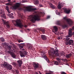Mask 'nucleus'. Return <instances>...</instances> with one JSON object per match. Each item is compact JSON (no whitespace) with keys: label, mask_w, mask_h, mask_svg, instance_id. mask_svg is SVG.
<instances>
[{"label":"nucleus","mask_w":74,"mask_h":74,"mask_svg":"<svg viewBox=\"0 0 74 74\" xmlns=\"http://www.w3.org/2000/svg\"><path fill=\"white\" fill-rule=\"evenodd\" d=\"M51 8H52L53 9H55V7L52 4H50Z\"/></svg>","instance_id":"obj_23"},{"label":"nucleus","mask_w":74,"mask_h":74,"mask_svg":"<svg viewBox=\"0 0 74 74\" xmlns=\"http://www.w3.org/2000/svg\"><path fill=\"white\" fill-rule=\"evenodd\" d=\"M49 18H50V16H47V19H49Z\"/></svg>","instance_id":"obj_42"},{"label":"nucleus","mask_w":74,"mask_h":74,"mask_svg":"<svg viewBox=\"0 0 74 74\" xmlns=\"http://www.w3.org/2000/svg\"><path fill=\"white\" fill-rule=\"evenodd\" d=\"M4 44L6 45V48L9 50L8 51L9 53L10 54L11 56L13 58H16V55L13 53L12 50V45H11V44L10 43L7 44L6 42H5Z\"/></svg>","instance_id":"obj_2"},{"label":"nucleus","mask_w":74,"mask_h":74,"mask_svg":"<svg viewBox=\"0 0 74 74\" xmlns=\"http://www.w3.org/2000/svg\"><path fill=\"white\" fill-rule=\"evenodd\" d=\"M58 60H60V59L59 58H58Z\"/></svg>","instance_id":"obj_53"},{"label":"nucleus","mask_w":74,"mask_h":74,"mask_svg":"<svg viewBox=\"0 0 74 74\" xmlns=\"http://www.w3.org/2000/svg\"><path fill=\"white\" fill-rule=\"evenodd\" d=\"M18 42H23V41L22 40H19L18 41Z\"/></svg>","instance_id":"obj_37"},{"label":"nucleus","mask_w":74,"mask_h":74,"mask_svg":"<svg viewBox=\"0 0 74 74\" xmlns=\"http://www.w3.org/2000/svg\"><path fill=\"white\" fill-rule=\"evenodd\" d=\"M0 15L1 16L2 18H3L5 19H6V17H5V14H4V13H3V11H1L0 12Z\"/></svg>","instance_id":"obj_13"},{"label":"nucleus","mask_w":74,"mask_h":74,"mask_svg":"<svg viewBox=\"0 0 74 74\" xmlns=\"http://www.w3.org/2000/svg\"><path fill=\"white\" fill-rule=\"evenodd\" d=\"M61 74H67L66 73H65L64 72H61Z\"/></svg>","instance_id":"obj_41"},{"label":"nucleus","mask_w":74,"mask_h":74,"mask_svg":"<svg viewBox=\"0 0 74 74\" xmlns=\"http://www.w3.org/2000/svg\"><path fill=\"white\" fill-rule=\"evenodd\" d=\"M39 7H43V6L42 4H39Z\"/></svg>","instance_id":"obj_40"},{"label":"nucleus","mask_w":74,"mask_h":74,"mask_svg":"<svg viewBox=\"0 0 74 74\" xmlns=\"http://www.w3.org/2000/svg\"><path fill=\"white\" fill-rule=\"evenodd\" d=\"M66 41L65 42L66 45H71V44L73 43V40H70V38H67L66 39Z\"/></svg>","instance_id":"obj_7"},{"label":"nucleus","mask_w":74,"mask_h":74,"mask_svg":"<svg viewBox=\"0 0 74 74\" xmlns=\"http://www.w3.org/2000/svg\"><path fill=\"white\" fill-rule=\"evenodd\" d=\"M58 38L59 39V40H60V37H58Z\"/></svg>","instance_id":"obj_49"},{"label":"nucleus","mask_w":74,"mask_h":74,"mask_svg":"<svg viewBox=\"0 0 74 74\" xmlns=\"http://www.w3.org/2000/svg\"><path fill=\"white\" fill-rule=\"evenodd\" d=\"M6 9L7 11H8L9 10V8L8 7V6H6Z\"/></svg>","instance_id":"obj_34"},{"label":"nucleus","mask_w":74,"mask_h":74,"mask_svg":"<svg viewBox=\"0 0 74 74\" xmlns=\"http://www.w3.org/2000/svg\"><path fill=\"white\" fill-rule=\"evenodd\" d=\"M70 10H67V9H66L64 11V12H66V14H69L70 12Z\"/></svg>","instance_id":"obj_22"},{"label":"nucleus","mask_w":74,"mask_h":74,"mask_svg":"<svg viewBox=\"0 0 74 74\" xmlns=\"http://www.w3.org/2000/svg\"><path fill=\"white\" fill-rule=\"evenodd\" d=\"M72 31V29H70L69 32H71V31Z\"/></svg>","instance_id":"obj_43"},{"label":"nucleus","mask_w":74,"mask_h":74,"mask_svg":"<svg viewBox=\"0 0 74 74\" xmlns=\"http://www.w3.org/2000/svg\"><path fill=\"white\" fill-rule=\"evenodd\" d=\"M58 27L56 26H54L53 27V29L52 30V32H54V33L56 34V32H58Z\"/></svg>","instance_id":"obj_12"},{"label":"nucleus","mask_w":74,"mask_h":74,"mask_svg":"<svg viewBox=\"0 0 74 74\" xmlns=\"http://www.w3.org/2000/svg\"><path fill=\"white\" fill-rule=\"evenodd\" d=\"M36 10H37V9L36 8H32L29 7H28L26 8L25 11H28L29 12H32Z\"/></svg>","instance_id":"obj_9"},{"label":"nucleus","mask_w":74,"mask_h":74,"mask_svg":"<svg viewBox=\"0 0 74 74\" xmlns=\"http://www.w3.org/2000/svg\"><path fill=\"white\" fill-rule=\"evenodd\" d=\"M13 14L12 13H11V14H8V15L9 17H10V16H11Z\"/></svg>","instance_id":"obj_31"},{"label":"nucleus","mask_w":74,"mask_h":74,"mask_svg":"<svg viewBox=\"0 0 74 74\" xmlns=\"http://www.w3.org/2000/svg\"><path fill=\"white\" fill-rule=\"evenodd\" d=\"M7 5H11V4L9 3H8L6 4Z\"/></svg>","instance_id":"obj_36"},{"label":"nucleus","mask_w":74,"mask_h":74,"mask_svg":"<svg viewBox=\"0 0 74 74\" xmlns=\"http://www.w3.org/2000/svg\"><path fill=\"white\" fill-rule=\"evenodd\" d=\"M64 53H61V55H64Z\"/></svg>","instance_id":"obj_45"},{"label":"nucleus","mask_w":74,"mask_h":74,"mask_svg":"<svg viewBox=\"0 0 74 74\" xmlns=\"http://www.w3.org/2000/svg\"><path fill=\"white\" fill-rule=\"evenodd\" d=\"M12 64L13 65H14V66H16V63L15 62H13Z\"/></svg>","instance_id":"obj_38"},{"label":"nucleus","mask_w":74,"mask_h":74,"mask_svg":"<svg viewBox=\"0 0 74 74\" xmlns=\"http://www.w3.org/2000/svg\"><path fill=\"white\" fill-rule=\"evenodd\" d=\"M46 53L45 52L42 51L41 52V55H42V56L43 58H44L45 59L47 62H49V59H48V58H47V56H45V55H45V54Z\"/></svg>","instance_id":"obj_8"},{"label":"nucleus","mask_w":74,"mask_h":74,"mask_svg":"<svg viewBox=\"0 0 74 74\" xmlns=\"http://www.w3.org/2000/svg\"><path fill=\"white\" fill-rule=\"evenodd\" d=\"M22 13H21V14H20L18 15V16H20V17H21V18H23V15H22Z\"/></svg>","instance_id":"obj_27"},{"label":"nucleus","mask_w":74,"mask_h":74,"mask_svg":"<svg viewBox=\"0 0 74 74\" xmlns=\"http://www.w3.org/2000/svg\"><path fill=\"white\" fill-rule=\"evenodd\" d=\"M58 8L59 10H60V9H61V8H62V7H61V5H60V4L58 5Z\"/></svg>","instance_id":"obj_26"},{"label":"nucleus","mask_w":74,"mask_h":74,"mask_svg":"<svg viewBox=\"0 0 74 74\" xmlns=\"http://www.w3.org/2000/svg\"><path fill=\"white\" fill-rule=\"evenodd\" d=\"M40 31H41L43 33V34H44L45 32V29L42 28H40L39 29Z\"/></svg>","instance_id":"obj_20"},{"label":"nucleus","mask_w":74,"mask_h":74,"mask_svg":"<svg viewBox=\"0 0 74 74\" xmlns=\"http://www.w3.org/2000/svg\"><path fill=\"white\" fill-rule=\"evenodd\" d=\"M46 74H51V73H46Z\"/></svg>","instance_id":"obj_47"},{"label":"nucleus","mask_w":74,"mask_h":74,"mask_svg":"<svg viewBox=\"0 0 74 74\" xmlns=\"http://www.w3.org/2000/svg\"><path fill=\"white\" fill-rule=\"evenodd\" d=\"M33 65L34 67V70H36L37 69L39 68V64L38 63H34Z\"/></svg>","instance_id":"obj_10"},{"label":"nucleus","mask_w":74,"mask_h":74,"mask_svg":"<svg viewBox=\"0 0 74 74\" xmlns=\"http://www.w3.org/2000/svg\"><path fill=\"white\" fill-rule=\"evenodd\" d=\"M0 39L1 42H4L5 41V39L3 38H1Z\"/></svg>","instance_id":"obj_25"},{"label":"nucleus","mask_w":74,"mask_h":74,"mask_svg":"<svg viewBox=\"0 0 74 74\" xmlns=\"http://www.w3.org/2000/svg\"><path fill=\"white\" fill-rule=\"evenodd\" d=\"M69 36H70V37L71 36H72L71 32H69Z\"/></svg>","instance_id":"obj_29"},{"label":"nucleus","mask_w":74,"mask_h":74,"mask_svg":"<svg viewBox=\"0 0 74 74\" xmlns=\"http://www.w3.org/2000/svg\"><path fill=\"white\" fill-rule=\"evenodd\" d=\"M20 7V4L19 3H16L15 5L13 7V8L14 10H16L17 8Z\"/></svg>","instance_id":"obj_11"},{"label":"nucleus","mask_w":74,"mask_h":74,"mask_svg":"<svg viewBox=\"0 0 74 74\" xmlns=\"http://www.w3.org/2000/svg\"><path fill=\"white\" fill-rule=\"evenodd\" d=\"M25 43H21V44H20L19 45H18L20 49H22V48H23V47L25 46Z\"/></svg>","instance_id":"obj_16"},{"label":"nucleus","mask_w":74,"mask_h":74,"mask_svg":"<svg viewBox=\"0 0 74 74\" xmlns=\"http://www.w3.org/2000/svg\"><path fill=\"white\" fill-rule=\"evenodd\" d=\"M41 38L42 40L44 41H45V40H47V36H45V35H41Z\"/></svg>","instance_id":"obj_14"},{"label":"nucleus","mask_w":74,"mask_h":74,"mask_svg":"<svg viewBox=\"0 0 74 74\" xmlns=\"http://www.w3.org/2000/svg\"><path fill=\"white\" fill-rule=\"evenodd\" d=\"M54 64H56V65H58V64H59V63L57 61H55Z\"/></svg>","instance_id":"obj_30"},{"label":"nucleus","mask_w":74,"mask_h":74,"mask_svg":"<svg viewBox=\"0 0 74 74\" xmlns=\"http://www.w3.org/2000/svg\"><path fill=\"white\" fill-rule=\"evenodd\" d=\"M14 21L16 23V26H19L20 27H21V28H22V27L23 26L22 23H21V21L20 19L14 20Z\"/></svg>","instance_id":"obj_4"},{"label":"nucleus","mask_w":74,"mask_h":74,"mask_svg":"<svg viewBox=\"0 0 74 74\" xmlns=\"http://www.w3.org/2000/svg\"><path fill=\"white\" fill-rule=\"evenodd\" d=\"M4 23L5 25H6L8 28H10V25L9 24V22L4 21Z\"/></svg>","instance_id":"obj_15"},{"label":"nucleus","mask_w":74,"mask_h":74,"mask_svg":"<svg viewBox=\"0 0 74 74\" xmlns=\"http://www.w3.org/2000/svg\"><path fill=\"white\" fill-rule=\"evenodd\" d=\"M9 64H8V63L7 62H4V63L3 65V66H6V67Z\"/></svg>","instance_id":"obj_28"},{"label":"nucleus","mask_w":74,"mask_h":74,"mask_svg":"<svg viewBox=\"0 0 74 74\" xmlns=\"http://www.w3.org/2000/svg\"><path fill=\"white\" fill-rule=\"evenodd\" d=\"M8 2H10V1H11V0H8Z\"/></svg>","instance_id":"obj_51"},{"label":"nucleus","mask_w":74,"mask_h":74,"mask_svg":"<svg viewBox=\"0 0 74 74\" xmlns=\"http://www.w3.org/2000/svg\"><path fill=\"white\" fill-rule=\"evenodd\" d=\"M34 74H39L38 72H35Z\"/></svg>","instance_id":"obj_46"},{"label":"nucleus","mask_w":74,"mask_h":74,"mask_svg":"<svg viewBox=\"0 0 74 74\" xmlns=\"http://www.w3.org/2000/svg\"><path fill=\"white\" fill-rule=\"evenodd\" d=\"M7 69L8 70H11L12 69V66L9 64H8V65H7Z\"/></svg>","instance_id":"obj_18"},{"label":"nucleus","mask_w":74,"mask_h":74,"mask_svg":"<svg viewBox=\"0 0 74 74\" xmlns=\"http://www.w3.org/2000/svg\"><path fill=\"white\" fill-rule=\"evenodd\" d=\"M58 50H54L53 48L51 49L49 51V54L51 58H54L56 56H59V54L58 52Z\"/></svg>","instance_id":"obj_3"},{"label":"nucleus","mask_w":74,"mask_h":74,"mask_svg":"<svg viewBox=\"0 0 74 74\" xmlns=\"http://www.w3.org/2000/svg\"><path fill=\"white\" fill-rule=\"evenodd\" d=\"M22 51H20V54L21 57H25L27 55V53L25 50L22 49Z\"/></svg>","instance_id":"obj_5"},{"label":"nucleus","mask_w":74,"mask_h":74,"mask_svg":"<svg viewBox=\"0 0 74 74\" xmlns=\"http://www.w3.org/2000/svg\"><path fill=\"white\" fill-rule=\"evenodd\" d=\"M57 11H58V10L56 11V14H57V15H60V12H57Z\"/></svg>","instance_id":"obj_32"},{"label":"nucleus","mask_w":74,"mask_h":74,"mask_svg":"<svg viewBox=\"0 0 74 74\" xmlns=\"http://www.w3.org/2000/svg\"><path fill=\"white\" fill-rule=\"evenodd\" d=\"M66 58H67V59H68V58H69L70 57H71V54H66Z\"/></svg>","instance_id":"obj_21"},{"label":"nucleus","mask_w":74,"mask_h":74,"mask_svg":"<svg viewBox=\"0 0 74 74\" xmlns=\"http://www.w3.org/2000/svg\"><path fill=\"white\" fill-rule=\"evenodd\" d=\"M16 71L17 74H19V71H18V70H16Z\"/></svg>","instance_id":"obj_39"},{"label":"nucleus","mask_w":74,"mask_h":74,"mask_svg":"<svg viewBox=\"0 0 74 74\" xmlns=\"http://www.w3.org/2000/svg\"><path fill=\"white\" fill-rule=\"evenodd\" d=\"M44 15H45V13L44 12H40L38 13H36V15H35L34 16L33 15H30L29 17V18L30 19L31 22L33 23H34L36 22V21H40L41 16H44Z\"/></svg>","instance_id":"obj_1"},{"label":"nucleus","mask_w":74,"mask_h":74,"mask_svg":"<svg viewBox=\"0 0 74 74\" xmlns=\"http://www.w3.org/2000/svg\"><path fill=\"white\" fill-rule=\"evenodd\" d=\"M56 24L57 25L60 26V25H62V22L60 21H56Z\"/></svg>","instance_id":"obj_19"},{"label":"nucleus","mask_w":74,"mask_h":74,"mask_svg":"<svg viewBox=\"0 0 74 74\" xmlns=\"http://www.w3.org/2000/svg\"><path fill=\"white\" fill-rule=\"evenodd\" d=\"M18 10H21V8H18Z\"/></svg>","instance_id":"obj_50"},{"label":"nucleus","mask_w":74,"mask_h":74,"mask_svg":"<svg viewBox=\"0 0 74 74\" xmlns=\"http://www.w3.org/2000/svg\"><path fill=\"white\" fill-rule=\"evenodd\" d=\"M35 4H38V1L36 0L35 3Z\"/></svg>","instance_id":"obj_35"},{"label":"nucleus","mask_w":74,"mask_h":74,"mask_svg":"<svg viewBox=\"0 0 74 74\" xmlns=\"http://www.w3.org/2000/svg\"><path fill=\"white\" fill-rule=\"evenodd\" d=\"M72 29H73V30H74V27H72Z\"/></svg>","instance_id":"obj_52"},{"label":"nucleus","mask_w":74,"mask_h":74,"mask_svg":"<svg viewBox=\"0 0 74 74\" xmlns=\"http://www.w3.org/2000/svg\"><path fill=\"white\" fill-rule=\"evenodd\" d=\"M24 27H27V25H24Z\"/></svg>","instance_id":"obj_44"},{"label":"nucleus","mask_w":74,"mask_h":74,"mask_svg":"<svg viewBox=\"0 0 74 74\" xmlns=\"http://www.w3.org/2000/svg\"><path fill=\"white\" fill-rule=\"evenodd\" d=\"M7 11L9 13V14H10V12L9 10H8Z\"/></svg>","instance_id":"obj_48"},{"label":"nucleus","mask_w":74,"mask_h":74,"mask_svg":"<svg viewBox=\"0 0 74 74\" xmlns=\"http://www.w3.org/2000/svg\"><path fill=\"white\" fill-rule=\"evenodd\" d=\"M17 62L18 63V66H19V67H21V65L22 64V61L21 60H18Z\"/></svg>","instance_id":"obj_17"},{"label":"nucleus","mask_w":74,"mask_h":74,"mask_svg":"<svg viewBox=\"0 0 74 74\" xmlns=\"http://www.w3.org/2000/svg\"><path fill=\"white\" fill-rule=\"evenodd\" d=\"M67 22V23L70 26H71L73 25V21L71 20V19L69 18L67 19L66 17H64L63 18Z\"/></svg>","instance_id":"obj_6"},{"label":"nucleus","mask_w":74,"mask_h":74,"mask_svg":"<svg viewBox=\"0 0 74 74\" xmlns=\"http://www.w3.org/2000/svg\"><path fill=\"white\" fill-rule=\"evenodd\" d=\"M62 27L64 28H65L66 27H67V25H63Z\"/></svg>","instance_id":"obj_33"},{"label":"nucleus","mask_w":74,"mask_h":74,"mask_svg":"<svg viewBox=\"0 0 74 74\" xmlns=\"http://www.w3.org/2000/svg\"><path fill=\"white\" fill-rule=\"evenodd\" d=\"M27 47L29 49H30L32 48V46H31V45L29 44H27Z\"/></svg>","instance_id":"obj_24"}]
</instances>
